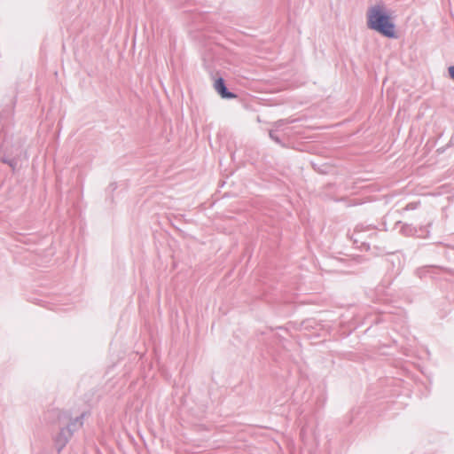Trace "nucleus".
Wrapping results in <instances>:
<instances>
[{"mask_svg": "<svg viewBox=\"0 0 454 454\" xmlns=\"http://www.w3.org/2000/svg\"><path fill=\"white\" fill-rule=\"evenodd\" d=\"M214 89L223 98H236L235 94L229 92L227 90L223 78H218L215 81Z\"/></svg>", "mask_w": 454, "mask_h": 454, "instance_id": "f03ea898", "label": "nucleus"}, {"mask_svg": "<svg viewBox=\"0 0 454 454\" xmlns=\"http://www.w3.org/2000/svg\"><path fill=\"white\" fill-rule=\"evenodd\" d=\"M449 74L452 80H454V66L450 67L449 69Z\"/></svg>", "mask_w": 454, "mask_h": 454, "instance_id": "7ed1b4c3", "label": "nucleus"}, {"mask_svg": "<svg viewBox=\"0 0 454 454\" xmlns=\"http://www.w3.org/2000/svg\"><path fill=\"white\" fill-rule=\"evenodd\" d=\"M367 25L387 37H396L395 24L382 5H375L368 10Z\"/></svg>", "mask_w": 454, "mask_h": 454, "instance_id": "f257e3e1", "label": "nucleus"}]
</instances>
